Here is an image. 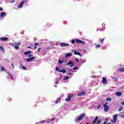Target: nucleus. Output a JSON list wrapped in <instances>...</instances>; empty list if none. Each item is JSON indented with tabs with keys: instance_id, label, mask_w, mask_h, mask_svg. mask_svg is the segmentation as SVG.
<instances>
[{
	"instance_id": "1",
	"label": "nucleus",
	"mask_w": 124,
	"mask_h": 124,
	"mask_svg": "<svg viewBox=\"0 0 124 124\" xmlns=\"http://www.w3.org/2000/svg\"><path fill=\"white\" fill-rule=\"evenodd\" d=\"M74 96V94H69L67 96V98L65 99V101L67 102H69L71 100V98Z\"/></svg>"
},
{
	"instance_id": "2",
	"label": "nucleus",
	"mask_w": 124,
	"mask_h": 124,
	"mask_svg": "<svg viewBox=\"0 0 124 124\" xmlns=\"http://www.w3.org/2000/svg\"><path fill=\"white\" fill-rule=\"evenodd\" d=\"M27 1H28L27 0H22V1H21L19 4L18 5V8H22V7H23V5H24V3H26Z\"/></svg>"
},
{
	"instance_id": "3",
	"label": "nucleus",
	"mask_w": 124,
	"mask_h": 124,
	"mask_svg": "<svg viewBox=\"0 0 124 124\" xmlns=\"http://www.w3.org/2000/svg\"><path fill=\"white\" fill-rule=\"evenodd\" d=\"M108 104V103L107 102L103 105L105 112H107V111L109 110V106L107 105Z\"/></svg>"
},
{
	"instance_id": "4",
	"label": "nucleus",
	"mask_w": 124,
	"mask_h": 124,
	"mask_svg": "<svg viewBox=\"0 0 124 124\" xmlns=\"http://www.w3.org/2000/svg\"><path fill=\"white\" fill-rule=\"evenodd\" d=\"M85 113H83L81 115H80L78 117V119H77V121H78V122H81V120L82 119H84V117H85Z\"/></svg>"
},
{
	"instance_id": "5",
	"label": "nucleus",
	"mask_w": 124,
	"mask_h": 124,
	"mask_svg": "<svg viewBox=\"0 0 124 124\" xmlns=\"http://www.w3.org/2000/svg\"><path fill=\"white\" fill-rule=\"evenodd\" d=\"M76 43H78V44H81L82 43H83V44H85V43H86V42L82 41L81 40L78 39H76Z\"/></svg>"
},
{
	"instance_id": "6",
	"label": "nucleus",
	"mask_w": 124,
	"mask_h": 124,
	"mask_svg": "<svg viewBox=\"0 0 124 124\" xmlns=\"http://www.w3.org/2000/svg\"><path fill=\"white\" fill-rule=\"evenodd\" d=\"M117 118H118V115L117 114L114 115L113 116V120H111L112 123H113V124H114V123H116V121H117Z\"/></svg>"
},
{
	"instance_id": "7",
	"label": "nucleus",
	"mask_w": 124,
	"mask_h": 124,
	"mask_svg": "<svg viewBox=\"0 0 124 124\" xmlns=\"http://www.w3.org/2000/svg\"><path fill=\"white\" fill-rule=\"evenodd\" d=\"M34 60H35V58H34V57L32 56L31 58H29L26 59V62H31L33 61Z\"/></svg>"
},
{
	"instance_id": "8",
	"label": "nucleus",
	"mask_w": 124,
	"mask_h": 124,
	"mask_svg": "<svg viewBox=\"0 0 124 124\" xmlns=\"http://www.w3.org/2000/svg\"><path fill=\"white\" fill-rule=\"evenodd\" d=\"M86 94V92L85 91H82L81 92H79L78 94V96H82Z\"/></svg>"
},
{
	"instance_id": "9",
	"label": "nucleus",
	"mask_w": 124,
	"mask_h": 124,
	"mask_svg": "<svg viewBox=\"0 0 124 124\" xmlns=\"http://www.w3.org/2000/svg\"><path fill=\"white\" fill-rule=\"evenodd\" d=\"M67 65H70L71 67H72L74 65V63L71 61H69V62L67 63Z\"/></svg>"
},
{
	"instance_id": "10",
	"label": "nucleus",
	"mask_w": 124,
	"mask_h": 124,
	"mask_svg": "<svg viewBox=\"0 0 124 124\" xmlns=\"http://www.w3.org/2000/svg\"><path fill=\"white\" fill-rule=\"evenodd\" d=\"M65 46H69V44L62 43L60 44L61 47H65Z\"/></svg>"
},
{
	"instance_id": "11",
	"label": "nucleus",
	"mask_w": 124,
	"mask_h": 124,
	"mask_svg": "<svg viewBox=\"0 0 124 124\" xmlns=\"http://www.w3.org/2000/svg\"><path fill=\"white\" fill-rule=\"evenodd\" d=\"M103 80L102 81V84H107V79L105 77L102 78Z\"/></svg>"
},
{
	"instance_id": "12",
	"label": "nucleus",
	"mask_w": 124,
	"mask_h": 124,
	"mask_svg": "<svg viewBox=\"0 0 124 124\" xmlns=\"http://www.w3.org/2000/svg\"><path fill=\"white\" fill-rule=\"evenodd\" d=\"M6 14H5V12H3L1 13L0 15V17L1 18H4V17H5Z\"/></svg>"
},
{
	"instance_id": "13",
	"label": "nucleus",
	"mask_w": 124,
	"mask_h": 124,
	"mask_svg": "<svg viewBox=\"0 0 124 124\" xmlns=\"http://www.w3.org/2000/svg\"><path fill=\"white\" fill-rule=\"evenodd\" d=\"M6 73H7V74L8 75H9V76L11 77V80H14V78H13V76L12 75V74H11L10 73V72H7Z\"/></svg>"
},
{
	"instance_id": "14",
	"label": "nucleus",
	"mask_w": 124,
	"mask_h": 124,
	"mask_svg": "<svg viewBox=\"0 0 124 124\" xmlns=\"http://www.w3.org/2000/svg\"><path fill=\"white\" fill-rule=\"evenodd\" d=\"M0 40H1V41H7V40H8V37L0 38Z\"/></svg>"
},
{
	"instance_id": "15",
	"label": "nucleus",
	"mask_w": 124,
	"mask_h": 124,
	"mask_svg": "<svg viewBox=\"0 0 124 124\" xmlns=\"http://www.w3.org/2000/svg\"><path fill=\"white\" fill-rule=\"evenodd\" d=\"M75 54V55H78V56H80V57H82V54L80 53L79 52H77L76 51H72Z\"/></svg>"
},
{
	"instance_id": "16",
	"label": "nucleus",
	"mask_w": 124,
	"mask_h": 124,
	"mask_svg": "<svg viewBox=\"0 0 124 124\" xmlns=\"http://www.w3.org/2000/svg\"><path fill=\"white\" fill-rule=\"evenodd\" d=\"M97 120H98V116H96L95 118L94 119V121H93V124H94L96 122H97Z\"/></svg>"
},
{
	"instance_id": "17",
	"label": "nucleus",
	"mask_w": 124,
	"mask_h": 124,
	"mask_svg": "<svg viewBox=\"0 0 124 124\" xmlns=\"http://www.w3.org/2000/svg\"><path fill=\"white\" fill-rule=\"evenodd\" d=\"M20 66L22 67V69H23V70H27V68L24 66L23 64H22V63L21 62H20Z\"/></svg>"
},
{
	"instance_id": "18",
	"label": "nucleus",
	"mask_w": 124,
	"mask_h": 124,
	"mask_svg": "<svg viewBox=\"0 0 124 124\" xmlns=\"http://www.w3.org/2000/svg\"><path fill=\"white\" fill-rule=\"evenodd\" d=\"M118 71L120 72H124V68L122 67L121 68L118 69Z\"/></svg>"
},
{
	"instance_id": "19",
	"label": "nucleus",
	"mask_w": 124,
	"mask_h": 124,
	"mask_svg": "<svg viewBox=\"0 0 124 124\" xmlns=\"http://www.w3.org/2000/svg\"><path fill=\"white\" fill-rule=\"evenodd\" d=\"M116 95L117 96H121V95H122V93H121V92H116Z\"/></svg>"
},
{
	"instance_id": "20",
	"label": "nucleus",
	"mask_w": 124,
	"mask_h": 124,
	"mask_svg": "<svg viewBox=\"0 0 124 124\" xmlns=\"http://www.w3.org/2000/svg\"><path fill=\"white\" fill-rule=\"evenodd\" d=\"M68 57H72V53H66V57L67 58Z\"/></svg>"
},
{
	"instance_id": "21",
	"label": "nucleus",
	"mask_w": 124,
	"mask_h": 124,
	"mask_svg": "<svg viewBox=\"0 0 124 124\" xmlns=\"http://www.w3.org/2000/svg\"><path fill=\"white\" fill-rule=\"evenodd\" d=\"M60 100H61V98H59L54 102V103L58 104V102H60Z\"/></svg>"
},
{
	"instance_id": "22",
	"label": "nucleus",
	"mask_w": 124,
	"mask_h": 124,
	"mask_svg": "<svg viewBox=\"0 0 124 124\" xmlns=\"http://www.w3.org/2000/svg\"><path fill=\"white\" fill-rule=\"evenodd\" d=\"M1 71H4L5 72H6V71H7V70L5 69H4V68L1 67Z\"/></svg>"
},
{
	"instance_id": "23",
	"label": "nucleus",
	"mask_w": 124,
	"mask_h": 124,
	"mask_svg": "<svg viewBox=\"0 0 124 124\" xmlns=\"http://www.w3.org/2000/svg\"><path fill=\"white\" fill-rule=\"evenodd\" d=\"M59 72H62V73H65V72H66V71H65V70L63 69V70H60L59 71Z\"/></svg>"
},
{
	"instance_id": "24",
	"label": "nucleus",
	"mask_w": 124,
	"mask_h": 124,
	"mask_svg": "<svg viewBox=\"0 0 124 124\" xmlns=\"http://www.w3.org/2000/svg\"><path fill=\"white\" fill-rule=\"evenodd\" d=\"M95 48H99L100 47V45H98L97 44H94Z\"/></svg>"
},
{
	"instance_id": "25",
	"label": "nucleus",
	"mask_w": 124,
	"mask_h": 124,
	"mask_svg": "<svg viewBox=\"0 0 124 124\" xmlns=\"http://www.w3.org/2000/svg\"><path fill=\"white\" fill-rule=\"evenodd\" d=\"M31 51H27V52H24V55H28L29 54H31Z\"/></svg>"
},
{
	"instance_id": "26",
	"label": "nucleus",
	"mask_w": 124,
	"mask_h": 124,
	"mask_svg": "<svg viewBox=\"0 0 124 124\" xmlns=\"http://www.w3.org/2000/svg\"><path fill=\"white\" fill-rule=\"evenodd\" d=\"M47 25H48V27L49 28V27H51L53 25V24L51 23V22H48L47 23Z\"/></svg>"
},
{
	"instance_id": "27",
	"label": "nucleus",
	"mask_w": 124,
	"mask_h": 124,
	"mask_svg": "<svg viewBox=\"0 0 124 124\" xmlns=\"http://www.w3.org/2000/svg\"><path fill=\"white\" fill-rule=\"evenodd\" d=\"M105 38H103V39H101V38H100L99 39V40H100V43H103V41H104V39H105Z\"/></svg>"
},
{
	"instance_id": "28",
	"label": "nucleus",
	"mask_w": 124,
	"mask_h": 124,
	"mask_svg": "<svg viewBox=\"0 0 124 124\" xmlns=\"http://www.w3.org/2000/svg\"><path fill=\"white\" fill-rule=\"evenodd\" d=\"M58 63L59 64H62V63H63V61L61 60H59L58 61Z\"/></svg>"
},
{
	"instance_id": "29",
	"label": "nucleus",
	"mask_w": 124,
	"mask_h": 124,
	"mask_svg": "<svg viewBox=\"0 0 124 124\" xmlns=\"http://www.w3.org/2000/svg\"><path fill=\"white\" fill-rule=\"evenodd\" d=\"M0 50H1V51H2V52H4V48H3V47L0 46Z\"/></svg>"
},
{
	"instance_id": "30",
	"label": "nucleus",
	"mask_w": 124,
	"mask_h": 124,
	"mask_svg": "<svg viewBox=\"0 0 124 124\" xmlns=\"http://www.w3.org/2000/svg\"><path fill=\"white\" fill-rule=\"evenodd\" d=\"M55 120V118L53 117L52 119L48 120V122L50 123V122H52V121H54Z\"/></svg>"
},
{
	"instance_id": "31",
	"label": "nucleus",
	"mask_w": 124,
	"mask_h": 124,
	"mask_svg": "<svg viewBox=\"0 0 124 124\" xmlns=\"http://www.w3.org/2000/svg\"><path fill=\"white\" fill-rule=\"evenodd\" d=\"M15 49H16V50H18V49H19V46L16 45L15 46Z\"/></svg>"
},
{
	"instance_id": "32",
	"label": "nucleus",
	"mask_w": 124,
	"mask_h": 124,
	"mask_svg": "<svg viewBox=\"0 0 124 124\" xmlns=\"http://www.w3.org/2000/svg\"><path fill=\"white\" fill-rule=\"evenodd\" d=\"M71 43H72V44H74L75 43V40L72 39L71 40Z\"/></svg>"
},
{
	"instance_id": "33",
	"label": "nucleus",
	"mask_w": 124,
	"mask_h": 124,
	"mask_svg": "<svg viewBox=\"0 0 124 124\" xmlns=\"http://www.w3.org/2000/svg\"><path fill=\"white\" fill-rule=\"evenodd\" d=\"M111 99H112L111 98H107V100L108 101H111Z\"/></svg>"
},
{
	"instance_id": "34",
	"label": "nucleus",
	"mask_w": 124,
	"mask_h": 124,
	"mask_svg": "<svg viewBox=\"0 0 124 124\" xmlns=\"http://www.w3.org/2000/svg\"><path fill=\"white\" fill-rule=\"evenodd\" d=\"M69 77L66 76L64 78L63 80H67V79H68Z\"/></svg>"
},
{
	"instance_id": "35",
	"label": "nucleus",
	"mask_w": 124,
	"mask_h": 124,
	"mask_svg": "<svg viewBox=\"0 0 124 124\" xmlns=\"http://www.w3.org/2000/svg\"><path fill=\"white\" fill-rule=\"evenodd\" d=\"M43 123H45V120H43L40 122V124H43Z\"/></svg>"
},
{
	"instance_id": "36",
	"label": "nucleus",
	"mask_w": 124,
	"mask_h": 124,
	"mask_svg": "<svg viewBox=\"0 0 124 124\" xmlns=\"http://www.w3.org/2000/svg\"><path fill=\"white\" fill-rule=\"evenodd\" d=\"M56 71H59V70H60V68H59V67H56Z\"/></svg>"
},
{
	"instance_id": "37",
	"label": "nucleus",
	"mask_w": 124,
	"mask_h": 124,
	"mask_svg": "<svg viewBox=\"0 0 124 124\" xmlns=\"http://www.w3.org/2000/svg\"><path fill=\"white\" fill-rule=\"evenodd\" d=\"M16 44H17V45H21V42H19L17 43Z\"/></svg>"
},
{
	"instance_id": "38",
	"label": "nucleus",
	"mask_w": 124,
	"mask_h": 124,
	"mask_svg": "<svg viewBox=\"0 0 124 124\" xmlns=\"http://www.w3.org/2000/svg\"><path fill=\"white\" fill-rule=\"evenodd\" d=\"M73 69L74 70H75V69H78V67H74V68H73Z\"/></svg>"
},
{
	"instance_id": "39",
	"label": "nucleus",
	"mask_w": 124,
	"mask_h": 124,
	"mask_svg": "<svg viewBox=\"0 0 124 124\" xmlns=\"http://www.w3.org/2000/svg\"><path fill=\"white\" fill-rule=\"evenodd\" d=\"M39 44L38 43H34V45H35V46H37V45H38Z\"/></svg>"
},
{
	"instance_id": "40",
	"label": "nucleus",
	"mask_w": 124,
	"mask_h": 124,
	"mask_svg": "<svg viewBox=\"0 0 124 124\" xmlns=\"http://www.w3.org/2000/svg\"><path fill=\"white\" fill-rule=\"evenodd\" d=\"M121 118H122L123 119H124V114H123L121 115Z\"/></svg>"
},
{
	"instance_id": "41",
	"label": "nucleus",
	"mask_w": 124,
	"mask_h": 124,
	"mask_svg": "<svg viewBox=\"0 0 124 124\" xmlns=\"http://www.w3.org/2000/svg\"><path fill=\"white\" fill-rule=\"evenodd\" d=\"M97 124H100V120H98V121L97 122Z\"/></svg>"
},
{
	"instance_id": "42",
	"label": "nucleus",
	"mask_w": 124,
	"mask_h": 124,
	"mask_svg": "<svg viewBox=\"0 0 124 124\" xmlns=\"http://www.w3.org/2000/svg\"><path fill=\"white\" fill-rule=\"evenodd\" d=\"M122 110H123V108H119V109H118V111H122Z\"/></svg>"
},
{
	"instance_id": "43",
	"label": "nucleus",
	"mask_w": 124,
	"mask_h": 124,
	"mask_svg": "<svg viewBox=\"0 0 124 124\" xmlns=\"http://www.w3.org/2000/svg\"><path fill=\"white\" fill-rule=\"evenodd\" d=\"M27 48H28V49H31V46H28Z\"/></svg>"
},
{
	"instance_id": "44",
	"label": "nucleus",
	"mask_w": 124,
	"mask_h": 124,
	"mask_svg": "<svg viewBox=\"0 0 124 124\" xmlns=\"http://www.w3.org/2000/svg\"><path fill=\"white\" fill-rule=\"evenodd\" d=\"M104 124H107V121H105Z\"/></svg>"
},
{
	"instance_id": "45",
	"label": "nucleus",
	"mask_w": 124,
	"mask_h": 124,
	"mask_svg": "<svg viewBox=\"0 0 124 124\" xmlns=\"http://www.w3.org/2000/svg\"><path fill=\"white\" fill-rule=\"evenodd\" d=\"M76 62H79V60L78 59V58H76Z\"/></svg>"
},
{
	"instance_id": "46",
	"label": "nucleus",
	"mask_w": 124,
	"mask_h": 124,
	"mask_svg": "<svg viewBox=\"0 0 124 124\" xmlns=\"http://www.w3.org/2000/svg\"><path fill=\"white\" fill-rule=\"evenodd\" d=\"M72 73H68V74H67V75H72Z\"/></svg>"
},
{
	"instance_id": "47",
	"label": "nucleus",
	"mask_w": 124,
	"mask_h": 124,
	"mask_svg": "<svg viewBox=\"0 0 124 124\" xmlns=\"http://www.w3.org/2000/svg\"><path fill=\"white\" fill-rule=\"evenodd\" d=\"M55 84L58 85V84H59V81H57L56 82H55Z\"/></svg>"
},
{
	"instance_id": "48",
	"label": "nucleus",
	"mask_w": 124,
	"mask_h": 124,
	"mask_svg": "<svg viewBox=\"0 0 124 124\" xmlns=\"http://www.w3.org/2000/svg\"><path fill=\"white\" fill-rule=\"evenodd\" d=\"M15 1V0H11V2H14Z\"/></svg>"
},
{
	"instance_id": "49",
	"label": "nucleus",
	"mask_w": 124,
	"mask_h": 124,
	"mask_svg": "<svg viewBox=\"0 0 124 124\" xmlns=\"http://www.w3.org/2000/svg\"><path fill=\"white\" fill-rule=\"evenodd\" d=\"M0 11H2V7H0Z\"/></svg>"
},
{
	"instance_id": "50",
	"label": "nucleus",
	"mask_w": 124,
	"mask_h": 124,
	"mask_svg": "<svg viewBox=\"0 0 124 124\" xmlns=\"http://www.w3.org/2000/svg\"><path fill=\"white\" fill-rule=\"evenodd\" d=\"M40 50H41V48H38V51L39 52V51H40Z\"/></svg>"
},
{
	"instance_id": "51",
	"label": "nucleus",
	"mask_w": 124,
	"mask_h": 124,
	"mask_svg": "<svg viewBox=\"0 0 124 124\" xmlns=\"http://www.w3.org/2000/svg\"><path fill=\"white\" fill-rule=\"evenodd\" d=\"M32 55H30L28 56V58H31V57H32Z\"/></svg>"
},
{
	"instance_id": "52",
	"label": "nucleus",
	"mask_w": 124,
	"mask_h": 124,
	"mask_svg": "<svg viewBox=\"0 0 124 124\" xmlns=\"http://www.w3.org/2000/svg\"><path fill=\"white\" fill-rule=\"evenodd\" d=\"M105 121H106L107 122H108V118H107Z\"/></svg>"
},
{
	"instance_id": "53",
	"label": "nucleus",
	"mask_w": 124,
	"mask_h": 124,
	"mask_svg": "<svg viewBox=\"0 0 124 124\" xmlns=\"http://www.w3.org/2000/svg\"><path fill=\"white\" fill-rule=\"evenodd\" d=\"M121 104H122V105H124V102H122V103H121Z\"/></svg>"
},
{
	"instance_id": "54",
	"label": "nucleus",
	"mask_w": 124,
	"mask_h": 124,
	"mask_svg": "<svg viewBox=\"0 0 124 124\" xmlns=\"http://www.w3.org/2000/svg\"><path fill=\"white\" fill-rule=\"evenodd\" d=\"M100 107H101V106L99 105L98 107V109H99V108H100Z\"/></svg>"
},
{
	"instance_id": "55",
	"label": "nucleus",
	"mask_w": 124,
	"mask_h": 124,
	"mask_svg": "<svg viewBox=\"0 0 124 124\" xmlns=\"http://www.w3.org/2000/svg\"><path fill=\"white\" fill-rule=\"evenodd\" d=\"M36 48H37V47H36V46H34V49H36Z\"/></svg>"
},
{
	"instance_id": "56",
	"label": "nucleus",
	"mask_w": 124,
	"mask_h": 124,
	"mask_svg": "<svg viewBox=\"0 0 124 124\" xmlns=\"http://www.w3.org/2000/svg\"><path fill=\"white\" fill-rule=\"evenodd\" d=\"M12 65L13 68H15L14 66L13 65V64H12Z\"/></svg>"
},
{
	"instance_id": "57",
	"label": "nucleus",
	"mask_w": 124,
	"mask_h": 124,
	"mask_svg": "<svg viewBox=\"0 0 124 124\" xmlns=\"http://www.w3.org/2000/svg\"><path fill=\"white\" fill-rule=\"evenodd\" d=\"M55 88H57V87H58V86H57V85H55Z\"/></svg>"
},
{
	"instance_id": "58",
	"label": "nucleus",
	"mask_w": 124,
	"mask_h": 124,
	"mask_svg": "<svg viewBox=\"0 0 124 124\" xmlns=\"http://www.w3.org/2000/svg\"><path fill=\"white\" fill-rule=\"evenodd\" d=\"M114 79H118V78H114Z\"/></svg>"
},
{
	"instance_id": "59",
	"label": "nucleus",
	"mask_w": 124,
	"mask_h": 124,
	"mask_svg": "<svg viewBox=\"0 0 124 124\" xmlns=\"http://www.w3.org/2000/svg\"><path fill=\"white\" fill-rule=\"evenodd\" d=\"M70 70L71 71V70H72V69L71 68H70Z\"/></svg>"
},
{
	"instance_id": "60",
	"label": "nucleus",
	"mask_w": 124,
	"mask_h": 124,
	"mask_svg": "<svg viewBox=\"0 0 124 124\" xmlns=\"http://www.w3.org/2000/svg\"><path fill=\"white\" fill-rule=\"evenodd\" d=\"M108 124H111V123H108Z\"/></svg>"
},
{
	"instance_id": "61",
	"label": "nucleus",
	"mask_w": 124,
	"mask_h": 124,
	"mask_svg": "<svg viewBox=\"0 0 124 124\" xmlns=\"http://www.w3.org/2000/svg\"><path fill=\"white\" fill-rule=\"evenodd\" d=\"M86 124H89V123H86Z\"/></svg>"
},
{
	"instance_id": "62",
	"label": "nucleus",
	"mask_w": 124,
	"mask_h": 124,
	"mask_svg": "<svg viewBox=\"0 0 124 124\" xmlns=\"http://www.w3.org/2000/svg\"><path fill=\"white\" fill-rule=\"evenodd\" d=\"M49 49V47L47 48L46 49Z\"/></svg>"
}]
</instances>
